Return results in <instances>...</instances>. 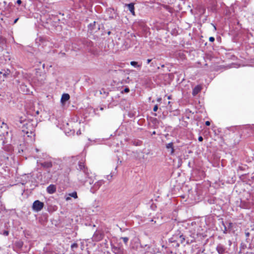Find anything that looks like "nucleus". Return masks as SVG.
<instances>
[{
  "label": "nucleus",
  "instance_id": "2f4dec72",
  "mask_svg": "<svg viewBox=\"0 0 254 254\" xmlns=\"http://www.w3.org/2000/svg\"><path fill=\"white\" fill-rule=\"evenodd\" d=\"M18 19V18L15 19V20L14 21V24L16 23V22L17 21Z\"/></svg>",
  "mask_w": 254,
  "mask_h": 254
},
{
  "label": "nucleus",
  "instance_id": "1a4fd4ad",
  "mask_svg": "<svg viewBox=\"0 0 254 254\" xmlns=\"http://www.w3.org/2000/svg\"><path fill=\"white\" fill-rule=\"evenodd\" d=\"M40 165L43 167L48 169L52 167V163L51 161H44L40 163Z\"/></svg>",
  "mask_w": 254,
  "mask_h": 254
},
{
  "label": "nucleus",
  "instance_id": "4c0bfd02",
  "mask_svg": "<svg viewBox=\"0 0 254 254\" xmlns=\"http://www.w3.org/2000/svg\"><path fill=\"white\" fill-rule=\"evenodd\" d=\"M100 94H102V91H100Z\"/></svg>",
  "mask_w": 254,
  "mask_h": 254
},
{
  "label": "nucleus",
  "instance_id": "c9c22d12",
  "mask_svg": "<svg viewBox=\"0 0 254 254\" xmlns=\"http://www.w3.org/2000/svg\"><path fill=\"white\" fill-rule=\"evenodd\" d=\"M25 177H27L28 178H29V177H31V175H28V176H25Z\"/></svg>",
  "mask_w": 254,
  "mask_h": 254
},
{
  "label": "nucleus",
  "instance_id": "473e14b6",
  "mask_svg": "<svg viewBox=\"0 0 254 254\" xmlns=\"http://www.w3.org/2000/svg\"><path fill=\"white\" fill-rule=\"evenodd\" d=\"M226 231H227L226 227H225V229H224V233H226Z\"/></svg>",
  "mask_w": 254,
  "mask_h": 254
},
{
  "label": "nucleus",
  "instance_id": "72a5a7b5",
  "mask_svg": "<svg viewBox=\"0 0 254 254\" xmlns=\"http://www.w3.org/2000/svg\"><path fill=\"white\" fill-rule=\"evenodd\" d=\"M161 100V98H158V100H157V101H159V102H160Z\"/></svg>",
  "mask_w": 254,
  "mask_h": 254
},
{
  "label": "nucleus",
  "instance_id": "f3484780",
  "mask_svg": "<svg viewBox=\"0 0 254 254\" xmlns=\"http://www.w3.org/2000/svg\"><path fill=\"white\" fill-rule=\"evenodd\" d=\"M121 239H123L125 244H127L128 242V238L127 237H122Z\"/></svg>",
  "mask_w": 254,
  "mask_h": 254
},
{
  "label": "nucleus",
  "instance_id": "4468645a",
  "mask_svg": "<svg viewBox=\"0 0 254 254\" xmlns=\"http://www.w3.org/2000/svg\"><path fill=\"white\" fill-rule=\"evenodd\" d=\"M200 90L201 88L199 86L195 87L192 90L193 95H196L200 91Z\"/></svg>",
  "mask_w": 254,
  "mask_h": 254
},
{
  "label": "nucleus",
  "instance_id": "9d476101",
  "mask_svg": "<svg viewBox=\"0 0 254 254\" xmlns=\"http://www.w3.org/2000/svg\"><path fill=\"white\" fill-rule=\"evenodd\" d=\"M126 6L127 7L128 9L131 12V13L133 15L135 14L134 12V6L133 3H130L129 4H126Z\"/></svg>",
  "mask_w": 254,
  "mask_h": 254
},
{
  "label": "nucleus",
  "instance_id": "dca6fc26",
  "mask_svg": "<svg viewBox=\"0 0 254 254\" xmlns=\"http://www.w3.org/2000/svg\"><path fill=\"white\" fill-rule=\"evenodd\" d=\"M185 237L183 235H180V242L181 243H183L185 241Z\"/></svg>",
  "mask_w": 254,
  "mask_h": 254
},
{
  "label": "nucleus",
  "instance_id": "f257e3e1",
  "mask_svg": "<svg viewBox=\"0 0 254 254\" xmlns=\"http://www.w3.org/2000/svg\"><path fill=\"white\" fill-rule=\"evenodd\" d=\"M79 172L77 174L78 181L83 184L86 182H89L90 185H92L94 182V179L91 176V173L90 170L84 165V163L79 162L78 163Z\"/></svg>",
  "mask_w": 254,
  "mask_h": 254
},
{
  "label": "nucleus",
  "instance_id": "f03ea898",
  "mask_svg": "<svg viewBox=\"0 0 254 254\" xmlns=\"http://www.w3.org/2000/svg\"><path fill=\"white\" fill-rule=\"evenodd\" d=\"M17 121L19 122L20 124L23 123V126L22 127L23 132H25L27 134H28L29 133L31 134L32 133V130L28 128V127H31L30 123H28L27 121L23 120L22 118L19 119ZM28 136H29V135H28Z\"/></svg>",
  "mask_w": 254,
  "mask_h": 254
},
{
  "label": "nucleus",
  "instance_id": "e433bc0d",
  "mask_svg": "<svg viewBox=\"0 0 254 254\" xmlns=\"http://www.w3.org/2000/svg\"><path fill=\"white\" fill-rule=\"evenodd\" d=\"M168 99H171V97L170 96H168Z\"/></svg>",
  "mask_w": 254,
  "mask_h": 254
},
{
  "label": "nucleus",
  "instance_id": "393cba45",
  "mask_svg": "<svg viewBox=\"0 0 254 254\" xmlns=\"http://www.w3.org/2000/svg\"><path fill=\"white\" fill-rule=\"evenodd\" d=\"M210 125V122H209V121H206V122H205V125H206V126H209Z\"/></svg>",
  "mask_w": 254,
  "mask_h": 254
},
{
  "label": "nucleus",
  "instance_id": "c756f323",
  "mask_svg": "<svg viewBox=\"0 0 254 254\" xmlns=\"http://www.w3.org/2000/svg\"><path fill=\"white\" fill-rule=\"evenodd\" d=\"M103 93H104L105 95V96H107L108 93H106L105 91H104V90H103Z\"/></svg>",
  "mask_w": 254,
  "mask_h": 254
},
{
  "label": "nucleus",
  "instance_id": "39448f33",
  "mask_svg": "<svg viewBox=\"0 0 254 254\" xmlns=\"http://www.w3.org/2000/svg\"><path fill=\"white\" fill-rule=\"evenodd\" d=\"M79 249L81 251L78 250V251L76 252V254H89L87 246L84 245L83 243H80Z\"/></svg>",
  "mask_w": 254,
  "mask_h": 254
},
{
  "label": "nucleus",
  "instance_id": "0eeeda50",
  "mask_svg": "<svg viewBox=\"0 0 254 254\" xmlns=\"http://www.w3.org/2000/svg\"><path fill=\"white\" fill-rule=\"evenodd\" d=\"M56 191V187L54 185H50L47 188V191L49 194H53Z\"/></svg>",
  "mask_w": 254,
  "mask_h": 254
},
{
  "label": "nucleus",
  "instance_id": "a211bd4d",
  "mask_svg": "<svg viewBox=\"0 0 254 254\" xmlns=\"http://www.w3.org/2000/svg\"><path fill=\"white\" fill-rule=\"evenodd\" d=\"M45 75L43 74V78H41V79L39 81V83L40 84H42L44 82V81L45 80Z\"/></svg>",
  "mask_w": 254,
  "mask_h": 254
},
{
  "label": "nucleus",
  "instance_id": "a878e982",
  "mask_svg": "<svg viewBox=\"0 0 254 254\" xmlns=\"http://www.w3.org/2000/svg\"><path fill=\"white\" fill-rule=\"evenodd\" d=\"M112 175L111 174L109 176H107V178L108 180H110V179L112 178Z\"/></svg>",
  "mask_w": 254,
  "mask_h": 254
},
{
  "label": "nucleus",
  "instance_id": "f704fd0d",
  "mask_svg": "<svg viewBox=\"0 0 254 254\" xmlns=\"http://www.w3.org/2000/svg\"><path fill=\"white\" fill-rule=\"evenodd\" d=\"M103 109H103V107H101V108H100V110L102 111V110H103Z\"/></svg>",
  "mask_w": 254,
  "mask_h": 254
},
{
  "label": "nucleus",
  "instance_id": "7ed1b4c3",
  "mask_svg": "<svg viewBox=\"0 0 254 254\" xmlns=\"http://www.w3.org/2000/svg\"><path fill=\"white\" fill-rule=\"evenodd\" d=\"M104 183L105 181L103 180H100L97 181L91 187L90 191L93 193H95Z\"/></svg>",
  "mask_w": 254,
  "mask_h": 254
},
{
  "label": "nucleus",
  "instance_id": "bb28decb",
  "mask_svg": "<svg viewBox=\"0 0 254 254\" xmlns=\"http://www.w3.org/2000/svg\"><path fill=\"white\" fill-rule=\"evenodd\" d=\"M16 2L18 4H20L21 3L22 1L21 0H17Z\"/></svg>",
  "mask_w": 254,
  "mask_h": 254
},
{
  "label": "nucleus",
  "instance_id": "423d86ee",
  "mask_svg": "<svg viewBox=\"0 0 254 254\" xmlns=\"http://www.w3.org/2000/svg\"><path fill=\"white\" fill-rule=\"evenodd\" d=\"M216 250L219 254H224L226 253V248L221 244L217 246Z\"/></svg>",
  "mask_w": 254,
  "mask_h": 254
},
{
  "label": "nucleus",
  "instance_id": "ea45409f",
  "mask_svg": "<svg viewBox=\"0 0 254 254\" xmlns=\"http://www.w3.org/2000/svg\"><path fill=\"white\" fill-rule=\"evenodd\" d=\"M153 134H155V131H154V132H153Z\"/></svg>",
  "mask_w": 254,
  "mask_h": 254
},
{
  "label": "nucleus",
  "instance_id": "6ab92c4d",
  "mask_svg": "<svg viewBox=\"0 0 254 254\" xmlns=\"http://www.w3.org/2000/svg\"><path fill=\"white\" fill-rule=\"evenodd\" d=\"M113 252L115 253H118L120 251V250L119 249H118L117 248H113Z\"/></svg>",
  "mask_w": 254,
  "mask_h": 254
},
{
  "label": "nucleus",
  "instance_id": "c85d7f7f",
  "mask_svg": "<svg viewBox=\"0 0 254 254\" xmlns=\"http://www.w3.org/2000/svg\"><path fill=\"white\" fill-rule=\"evenodd\" d=\"M76 134H77V135H79V134H81V131H80V130H78V131H77V132H76Z\"/></svg>",
  "mask_w": 254,
  "mask_h": 254
},
{
  "label": "nucleus",
  "instance_id": "5701e85b",
  "mask_svg": "<svg viewBox=\"0 0 254 254\" xmlns=\"http://www.w3.org/2000/svg\"><path fill=\"white\" fill-rule=\"evenodd\" d=\"M124 91L126 93H127L129 91V90L128 88H126L125 89H124Z\"/></svg>",
  "mask_w": 254,
  "mask_h": 254
},
{
  "label": "nucleus",
  "instance_id": "4be33fe9",
  "mask_svg": "<svg viewBox=\"0 0 254 254\" xmlns=\"http://www.w3.org/2000/svg\"><path fill=\"white\" fill-rule=\"evenodd\" d=\"M209 41H210V42H214V41L215 39H214V38L213 37H210L209 38Z\"/></svg>",
  "mask_w": 254,
  "mask_h": 254
},
{
  "label": "nucleus",
  "instance_id": "412c9836",
  "mask_svg": "<svg viewBox=\"0 0 254 254\" xmlns=\"http://www.w3.org/2000/svg\"><path fill=\"white\" fill-rule=\"evenodd\" d=\"M158 110V106L157 105H156L155 106H154V108H153V111L154 112H156Z\"/></svg>",
  "mask_w": 254,
  "mask_h": 254
},
{
  "label": "nucleus",
  "instance_id": "b1692460",
  "mask_svg": "<svg viewBox=\"0 0 254 254\" xmlns=\"http://www.w3.org/2000/svg\"><path fill=\"white\" fill-rule=\"evenodd\" d=\"M199 141H202L203 140V137L202 136H199L198 138Z\"/></svg>",
  "mask_w": 254,
  "mask_h": 254
},
{
  "label": "nucleus",
  "instance_id": "6e6552de",
  "mask_svg": "<svg viewBox=\"0 0 254 254\" xmlns=\"http://www.w3.org/2000/svg\"><path fill=\"white\" fill-rule=\"evenodd\" d=\"M71 197H73L74 198H77V192L76 191H73L71 193H69L67 194L65 196V200L66 201L70 200Z\"/></svg>",
  "mask_w": 254,
  "mask_h": 254
},
{
  "label": "nucleus",
  "instance_id": "aec40b11",
  "mask_svg": "<svg viewBox=\"0 0 254 254\" xmlns=\"http://www.w3.org/2000/svg\"><path fill=\"white\" fill-rule=\"evenodd\" d=\"M9 234V232L8 231H4L3 232V235L4 236H8Z\"/></svg>",
  "mask_w": 254,
  "mask_h": 254
},
{
  "label": "nucleus",
  "instance_id": "9b49d317",
  "mask_svg": "<svg viewBox=\"0 0 254 254\" xmlns=\"http://www.w3.org/2000/svg\"><path fill=\"white\" fill-rule=\"evenodd\" d=\"M166 148L169 150L170 149V154H173L174 153V149L173 142H170L166 144Z\"/></svg>",
  "mask_w": 254,
  "mask_h": 254
},
{
  "label": "nucleus",
  "instance_id": "cd10ccee",
  "mask_svg": "<svg viewBox=\"0 0 254 254\" xmlns=\"http://www.w3.org/2000/svg\"><path fill=\"white\" fill-rule=\"evenodd\" d=\"M151 61H152V60H151V59H148V60H147V64H149L151 62Z\"/></svg>",
  "mask_w": 254,
  "mask_h": 254
},
{
  "label": "nucleus",
  "instance_id": "2eb2a0df",
  "mask_svg": "<svg viewBox=\"0 0 254 254\" xmlns=\"http://www.w3.org/2000/svg\"><path fill=\"white\" fill-rule=\"evenodd\" d=\"M130 64L134 67H141V65L138 64L135 61H131L130 62Z\"/></svg>",
  "mask_w": 254,
  "mask_h": 254
},
{
  "label": "nucleus",
  "instance_id": "20e7f679",
  "mask_svg": "<svg viewBox=\"0 0 254 254\" xmlns=\"http://www.w3.org/2000/svg\"><path fill=\"white\" fill-rule=\"evenodd\" d=\"M44 203L40 201L37 200H35L32 205V209L33 210L38 212L41 211L44 207Z\"/></svg>",
  "mask_w": 254,
  "mask_h": 254
},
{
  "label": "nucleus",
  "instance_id": "f8f14e48",
  "mask_svg": "<svg viewBox=\"0 0 254 254\" xmlns=\"http://www.w3.org/2000/svg\"><path fill=\"white\" fill-rule=\"evenodd\" d=\"M79 245H80V243L79 244H78L77 243H73L71 245V249L74 253H76V252L78 251V250L79 248Z\"/></svg>",
  "mask_w": 254,
  "mask_h": 254
},
{
  "label": "nucleus",
  "instance_id": "58836bf2",
  "mask_svg": "<svg viewBox=\"0 0 254 254\" xmlns=\"http://www.w3.org/2000/svg\"><path fill=\"white\" fill-rule=\"evenodd\" d=\"M36 150L37 152L38 151V149H36Z\"/></svg>",
  "mask_w": 254,
  "mask_h": 254
},
{
  "label": "nucleus",
  "instance_id": "7c9ffc66",
  "mask_svg": "<svg viewBox=\"0 0 254 254\" xmlns=\"http://www.w3.org/2000/svg\"><path fill=\"white\" fill-rule=\"evenodd\" d=\"M103 93H104L105 95V96H107L108 93H106L105 91H104V90H103Z\"/></svg>",
  "mask_w": 254,
  "mask_h": 254
},
{
  "label": "nucleus",
  "instance_id": "ddd939ff",
  "mask_svg": "<svg viewBox=\"0 0 254 254\" xmlns=\"http://www.w3.org/2000/svg\"><path fill=\"white\" fill-rule=\"evenodd\" d=\"M70 98V96L68 94L64 93L63 94L62 98H61V102L62 103L65 102L67 101L68 100H69Z\"/></svg>",
  "mask_w": 254,
  "mask_h": 254
}]
</instances>
